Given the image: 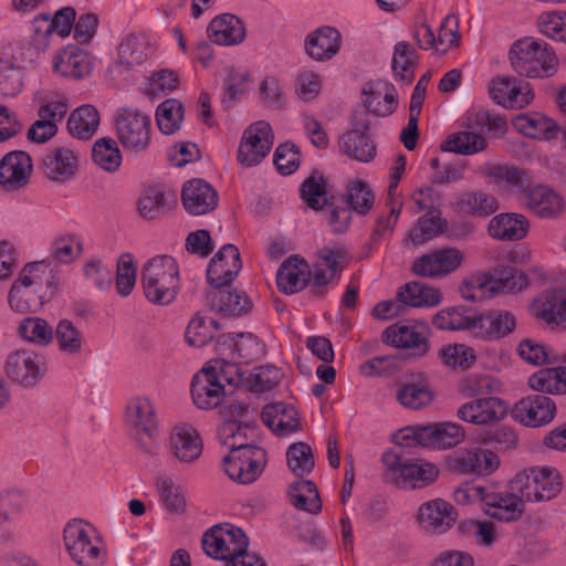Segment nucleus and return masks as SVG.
Listing matches in <instances>:
<instances>
[{"mask_svg":"<svg viewBox=\"0 0 566 566\" xmlns=\"http://www.w3.org/2000/svg\"><path fill=\"white\" fill-rule=\"evenodd\" d=\"M77 154L67 147H57L51 150L44 160L46 175L51 180H66L77 169Z\"/></svg>","mask_w":566,"mask_h":566,"instance_id":"5fc2aeb1","label":"nucleus"},{"mask_svg":"<svg viewBox=\"0 0 566 566\" xmlns=\"http://www.w3.org/2000/svg\"><path fill=\"white\" fill-rule=\"evenodd\" d=\"M2 369L11 384L21 389L32 390L45 379L49 363L42 353L31 348H17L7 354Z\"/></svg>","mask_w":566,"mask_h":566,"instance_id":"0eeeda50","label":"nucleus"},{"mask_svg":"<svg viewBox=\"0 0 566 566\" xmlns=\"http://www.w3.org/2000/svg\"><path fill=\"white\" fill-rule=\"evenodd\" d=\"M491 274L497 296L521 293L530 285L527 274L513 265H496Z\"/></svg>","mask_w":566,"mask_h":566,"instance_id":"4d7b16f0","label":"nucleus"},{"mask_svg":"<svg viewBox=\"0 0 566 566\" xmlns=\"http://www.w3.org/2000/svg\"><path fill=\"white\" fill-rule=\"evenodd\" d=\"M537 29L544 36L566 44V9L542 12L537 18Z\"/></svg>","mask_w":566,"mask_h":566,"instance_id":"774afa93","label":"nucleus"},{"mask_svg":"<svg viewBox=\"0 0 566 566\" xmlns=\"http://www.w3.org/2000/svg\"><path fill=\"white\" fill-rule=\"evenodd\" d=\"M94 66V57L75 45L61 49L54 54L52 61V67L56 74L75 80L88 76Z\"/></svg>","mask_w":566,"mask_h":566,"instance_id":"c85d7f7f","label":"nucleus"},{"mask_svg":"<svg viewBox=\"0 0 566 566\" xmlns=\"http://www.w3.org/2000/svg\"><path fill=\"white\" fill-rule=\"evenodd\" d=\"M181 201L188 213L202 216L217 207L218 195L207 181L191 179L182 187Z\"/></svg>","mask_w":566,"mask_h":566,"instance_id":"c9c22d12","label":"nucleus"},{"mask_svg":"<svg viewBox=\"0 0 566 566\" xmlns=\"http://www.w3.org/2000/svg\"><path fill=\"white\" fill-rule=\"evenodd\" d=\"M339 147L344 154L361 163H369L376 156V146L368 135V127L343 134Z\"/></svg>","mask_w":566,"mask_h":566,"instance_id":"3c124183","label":"nucleus"},{"mask_svg":"<svg viewBox=\"0 0 566 566\" xmlns=\"http://www.w3.org/2000/svg\"><path fill=\"white\" fill-rule=\"evenodd\" d=\"M459 125L467 130L479 134L488 133L491 137L502 138L509 130L504 116L492 114L481 105L473 104L459 118Z\"/></svg>","mask_w":566,"mask_h":566,"instance_id":"c756f323","label":"nucleus"},{"mask_svg":"<svg viewBox=\"0 0 566 566\" xmlns=\"http://www.w3.org/2000/svg\"><path fill=\"white\" fill-rule=\"evenodd\" d=\"M401 304L410 307H436L443 302L440 289L421 282H409L398 292Z\"/></svg>","mask_w":566,"mask_h":566,"instance_id":"09e8293b","label":"nucleus"},{"mask_svg":"<svg viewBox=\"0 0 566 566\" xmlns=\"http://www.w3.org/2000/svg\"><path fill=\"white\" fill-rule=\"evenodd\" d=\"M488 146L485 137L476 132L463 129L452 133L441 145V149L464 156L483 151Z\"/></svg>","mask_w":566,"mask_h":566,"instance_id":"680f3d73","label":"nucleus"},{"mask_svg":"<svg viewBox=\"0 0 566 566\" xmlns=\"http://www.w3.org/2000/svg\"><path fill=\"white\" fill-rule=\"evenodd\" d=\"M261 417L264 424L280 437L290 436L301 429L298 412L293 406L283 402L266 405Z\"/></svg>","mask_w":566,"mask_h":566,"instance_id":"ea45409f","label":"nucleus"},{"mask_svg":"<svg viewBox=\"0 0 566 566\" xmlns=\"http://www.w3.org/2000/svg\"><path fill=\"white\" fill-rule=\"evenodd\" d=\"M384 478L399 489L422 490L434 484L440 476L437 463L423 458H405L389 450L382 454Z\"/></svg>","mask_w":566,"mask_h":566,"instance_id":"7ed1b4c3","label":"nucleus"},{"mask_svg":"<svg viewBox=\"0 0 566 566\" xmlns=\"http://www.w3.org/2000/svg\"><path fill=\"white\" fill-rule=\"evenodd\" d=\"M17 335L28 344L46 347L54 339V328L42 317L27 316L19 322Z\"/></svg>","mask_w":566,"mask_h":566,"instance_id":"13d9d810","label":"nucleus"},{"mask_svg":"<svg viewBox=\"0 0 566 566\" xmlns=\"http://www.w3.org/2000/svg\"><path fill=\"white\" fill-rule=\"evenodd\" d=\"M446 228L447 221L441 218L440 211L432 210L418 220L410 230L408 240L413 244H423L443 233Z\"/></svg>","mask_w":566,"mask_h":566,"instance_id":"338daca9","label":"nucleus"},{"mask_svg":"<svg viewBox=\"0 0 566 566\" xmlns=\"http://www.w3.org/2000/svg\"><path fill=\"white\" fill-rule=\"evenodd\" d=\"M201 544L208 556L228 563L248 549L249 539L240 527L224 523L208 530L202 536Z\"/></svg>","mask_w":566,"mask_h":566,"instance_id":"f8f14e48","label":"nucleus"},{"mask_svg":"<svg viewBox=\"0 0 566 566\" xmlns=\"http://www.w3.org/2000/svg\"><path fill=\"white\" fill-rule=\"evenodd\" d=\"M530 314L551 329L566 331V293L542 292L530 304Z\"/></svg>","mask_w":566,"mask_h":566,"instance_id":"412c9836","label":"nucleus"},{"mask_svg":"<svg viewBox=\"0 0 566 566\" xmlns=\"http://www.w3.org/2000/svg\"><path fill=\"white\" fill-rule=\"evenodd\" d=\"M455 212L476 218H488L500 209L494 195L484 191H464L457 196L453 202Z\"/></svg>","mask_w":566,"mask_h":566,"instance_id":"79ce46f5","label":"nucleus"},{"mask_svg":"<svg viewBox=\"0 0 566 566\" xmlns=\"http://www.w3.org/2000/svg\"><path fill=\"white\" fill-rule=\"evenodd\" d=\"M363 104L368 112L377 116H389L398 106V92L387 81H375L365 84Z\"/></svg>","mask_w":566,"mask_h":566,"instance_id":"e433bc0d","label":"nucleus"},{"mask_svg":"<svg viewBox=\"0 0 566 566\" xmlns=\"http://www.w3.org/2000/svg\"><path fill=\"white\" fill-rule=\"evenodd\" d=\"M430 328L423 321L413 319L389 325L382 332V340L390 347L406 350L422 358L430 352Z\"/></svg>","mask_w":566,"mask_h":566,"instance_id":"9b49d317","label":"nucleus"},{"mask_svg":"<svg viewBox=\"0 0 566 566\" xmlns=\"http://www.w3.org/2000/svg\"><path fill=\"white\" fill-rule=\"evenodd\" d=\"M241 269L240 253L233 244H224L210 261L207 279L211 286L220 289L229 284Z\"/></svg>","mask_w":566,"mask_h":566,"instance_id":"7c9ffc66","label":"nucleus"},{"mask_svg":"<svg viewBox=\"0 0 566 566\" xmlns=\"http://www.w3.org/2000/svg\"><path fill=\"white\" fill-rule=\"evenodd\" d=\"M397 401L406 409L421 410L428 408L436 398L430 381L422 375H416L405 381L396 394Z\"/></svg>","mask_w":566,"mask_h":566,"instance_id":"4c0bfd02","label":"nucleus"},{"mask_svg":"<svg viewBox=\"0 0 566 566\" xmlns=\"http://www.w3.org/2000/svg\"><path fill=\"white\" fill-rule=\"evenodd\" d=\"M99 122L97 108L91 104H84L70 114L67 130L78 139H90L96 133Z\"/></svg>","mask_w":566,"mask_h":566,"instance_id":"052dcab7","label":"nucleus"},{"mask_svg":"<svg viewBox=\"0 0 566 566\" xmlns=\"http://www.w3.org/2000/svg\"><path fill=\"white\" fill-rule=\"evenodd\" d=\"M511 410L512 419L525 428L548 426L557 416L556 402L545 395H528L517 400Z\"/></svg>","mask_w":566,"mask_h":566,"instance_id":"2eb2a0df","label":"nucleus"},{"mask_svg":"<svg viewBox=\"0 0 566 566\" xmlns=\"http://www.w3.org/2000/svg\"><path fill=\"white\" fill-rule=\"evenodd\" d=\"M167 449L176 461L184 464L193 463L202 454L203 439L192 424L179 421L169 429Z\"/></svg>","mask_w":566,"mask_h":566,"instance_id":"a211bd4d","label":"nucleus"},{"mask_svg":"<svg viewBox=\"0 0 566 566\" xmlns=\"http://www.w3.org/2000/svg\"><path fill=\"white\" fill-rule=\"evenodd\" d=\"M463 300L483 303L496 297L491 271L474 272L465 276L459 287Z\"/></svg>","mask_w":566,"mask_h":566,"instance_id":"8fccbe9b","label":"nucleus"},{"mask_svg":"<svg viewBox=\"0 0 566 566\" xmlns=\"http://www.w3.org/2000/svg\"><path fill=\"white\" fill-rule=\"evenodd\" d=\"M207 35L212 43L219 46H234L245 40L247 27L238 15L221 13L209 22Z\"/></svg>","mask_w":566,"mask_h":566,"instance_id":"2f4dec72","label":"nucleus"},{"mask_svg":"<svg viewBox=\"0 0 566 566\" xmlns=\"http://www.w3.org/2000/svg\"><path fill=\"white\" fill-rule=\"evenodd\" d=\"M448 472L459 476L488 478L501 467L500 455L490 448L464 447L444 458Z\"/></svg>","mask_w":566,"mask_h":566,"instance_id":"6e6552de","label":"nucleus"},{"mask_svg":"<svg viewBox=\"0 0 566 566\" xmlns=\"http://www.w3.org/2000/svg\"><path fill=\"white\" fill-rule=\"evenodd\" d=\"M31 171L32 160L25 151H10L0 160V185L7 190L19 189L28 184Z\"/></svg>","mask_w":566,"mask_h":566,"instance_id":"f704fd0d","label":"nucleus"},{"mask_svg":"<svg viewBox=\"0 0 566 566\" xmlns=\"http://www.w3.org/2000/svg\"><path fill=\"white\" fill-rule=\"evenodd\" d=\"M266 465V452L260 447L243 448L229 452L221 468L230 481L240 485L255 482Z\"/></svg>","mask_w":566,"mask_h":566,"instance_id":"ddd939ff","label":"nucleus"},{"mask_svg":"<svg viewBox=\"0 0 566 566\" xmlns=\"http://www.w3.org/2000/svg\"><path fill=\"white\" fill-rule=\"evenodd\" d=\"M516 352L524 363L532 366L566 363L565 356H560L552 347L534 338L521 339Z\"/></svg>","mask_w":566,"mask_h":566,"instance_id":"603ef678","label":"nucleus"},{"mask_svg":"<svg viewBox=\"0 0 566 566\" xmlns=\"http://www.w3.org/2000/svg\"><path fill=\"white\" fill-rule=\"evenodd\" d=\"M63 544L78 566H103L105 551L96 528L81 518L69 521L63 528Z\"/></svg>","mask_w":566,"mask_h":566,"instance_id":"423d86ee","label":"nucleus"},{"mask_svg":"<svg viewBox=\"0 0 566 566\" xmlns=\"http://www.w3.org/2000/svg\"><path fill=\"white\" fill-rule=\"evenodd\" d=\"M476 311L463 304L446 306L432 315L431 324L441 332H468L473 337Z\"/></svg>","mask_w":566,"mask_h":566,"instance_id":"72a5a7b5","label":"nucleus"},{"mask_svg":"<svg viewBox=\"0 0 566 566\" xmlns=\"http://www.w3.org/2000/svg\"><path fill=\"white\" fill-rule=\"evenodd\" d=\"M115 130L126 151L142 154L151 142V118L138 108L123 107L115 115Z\"/></svg>","mask_w":566,"mask_h":566,"instance_id":"1a4fd4ad","label":"nucleus"},{"mask_svg":"<svg viewBox=\"0 0 566 566\" xmlns=\"http://www.w3.org/2000/svg\"><path fill=\"white\" fill-rule=\"evenodd\" d=\"M12 45L3 46L0 51V97H17L24 88L22 71L15 66L17 59L10 56Z\"/></svg>","mask_w":566,"mask_h":566,"instance_id":"de8ad7c7","label":"nucleus"},{"mask_svg":"<svg viewBox=\"0 0 566 566\" xmlns=\"http://www.w3.org/2000/svg\"><path fill=\"white\" fill-rule=\"evenodd\" d=\"M217 350L219 358L228 361L240 364H249L263 354L261 342L250 333L229 334L218 342Z\"/></svg>","mask_w":566,"mask_h":566,"instance_id":"b1692460","label":"nucleus"},{"mask_svg":"<svg viewBox=\"0 0 566 566\" xmlns=\"http://www.w3.org/2000/svg\"><path fill=\"white\" fill-rule=\"evenodd\" d=\"M126 421L144 451L156 452L159 420L154 402L146 396L133 398L126 408Z\"/></svg>","mask_w":566,"mask_h":566,"instance_id":"9d476101","label":"nucleus"},{"mask_svg":"<svg viewBox=\"0 0 566 566\" xmlns=\"http://www.w3.org/2000/svg\"><path fill=\"white\" fill-rule=\"evenodd\" d=\"M481 174L497 191L505 195H510L514 190L523 193L528 182L527 172L512 165L488 163L481 167Z\"/></svg>","mask_w":566,"mask_h":566,"instance_id":"473e14b6","label":"nucleus"},{"mask_svg":"<svg viewBox=\"0 0 566 566\" xmlns=\"http://www.w3.org/2000/svg\"><path fill=\"white\" fill-rule=\"evenodd\" d=\"M510 489L520 493L525 504L545 503L563 491V475L552 465H536L518 471L509 482Z\"/></svg>","mask_w":566,"mask_h":566,"instance_id":"39448f33","label":"nucleus"},{"mask_svg":"<svg viewBox=\"0 0 566 566\" xmlns=\"http://www.w3.org/2000/svg\"><path fill=\"white\" fill-rule=\"evenodd\" d=\"M92 159L102 170L115 172L122 165L123 155L116 140L111 137H103L94 143Z\"/></svg>","mask_w":566,"mask_h":566,"instance_id":"0e129e2a","label":"nucleus"},{"mask_svg":"<svg viewBox=\"0 0 566 566\" xmlns=\"http://www.w3.org/2000/svg\"><path fill=\"white\" fill-rule=\"evenodd\" d=\"M531 230L528 218L518 212H501L493 216L486 224L490 238L501 242L524 240Z\"/></svg>","mask_w":566,"mask_h":566,"instance_id":"bb28decb","label":"nucleus"},{"mask_svg":"<svg viewBox=\"0 0 566 566\" xmlns=\"http://www.w3.org/2000/svg\"><path fill=\"white\" fill-rule=\"evenodd\" d=\"M416 520L424 532L444 534L455 524L458 511L449 501L437 497L418 507Z\"/></svg>","mask_w":566,"mask_h":566,"instance_id":"5701e85b","label":"nucleus"},{"mask_svg":"<svg viewBox=\"0 0 566 566\" xmlns=\"http://www.w3.org/2000/svg\"><path fill=\"white\" fill-rule=\"evenodd\" d=\"M510 412L506 400L496 397H479L462 403L457 410L459 420L476 426L489 427L503 421Z\"/></svg>","mask_w":566,"mask_h":566,"instance_id":"dca6fc26","label":"nucleus"},{"mask_svg":"<svg viewBox=\"0 0 566 566\" xmlns=\"http://www.w3.org/2000/svg\"><path fill=\"white\" fill-rule=\"evenodd\" d=\"M50 253L61 264H72L84 253V237L78 231L63 230L57 232L51 242Z\"/></svg>","mask_w":566,"mask_h":566,"instance_id":"c03bdc74","label":"nucleus"},{"mask_svg":"<svg viewBox=\"0 0 566 566\" xmlns=\"http://www.w3.org/2000/svg\"><path fill=\"white\" fill-rule=\"evenodd\" d=\"M511 126L517 134L536 142H552L560 132V125L551 115L542 111H526L515 114Z\"/></svg>","mask_w":566,"mask_h":566,"instance_id":"aec40b11","label":"nucleus"},{"mask_svg":"<svg viewBox=\"0 0 566 566\" xmlns=\"http://www.w3.org/2000/svg\"><path fill=\"white\" fill-rule=\"evenodd\" d=\"M437 356L444 367L460 370L471 369L478 360L475 348L467 343L444 344L438 349Z\"/></svg>","mask_w":566,"mask_h":566,"instance_id":"6e6d98bb","label":"nucleus"},{"mask_svg":"<svg viewBox=\"0 0 566 566\" xmlns=\"http://www.w3.org/2000/svg\"><path fill=\"white\" fill-rule=\"evenodd\" d=\"M273 144L271 125L265 120L252 123L242 133L237 160L243 167L256 166L270 154Z\"/></svg>","mask_w":566,"mask_h":566,"instance_id":"4468645a","label":"nucleus"},{"mask_svg":"<svg viewBox=\"0 0 566 566\" xmlns=\"http://www.w3.org/2000/svg\"><path fill=\"white\" fill-rule=\"evenodd\" d=\"M512 69L528 78H546L558 70V57L543 40L524 38L515 41L509 52Z\"/></svg>","mask_w":566,"mask_h":566,"instance_id":"20e7f679","label":"nucleus"},{"mask_svg":"<svg viewBox=\"0 0 566 566\" xmlns=\"http://www.w3.org/2000/svg\"><path fill=\"white\" fill-rule=\"evenodd\" d=\"M483 513L490 518L502 522L513 523L518 521L525 513V503L518 492L489 490Z\"/></svg>","mask_w":566,"mask_h":566,"instance_id":"393cba45","label":"nucleus"},{"mask_svg":"<svg viewBox=\"0 0 566 566\" xmlns=\"http://www.w3.org/2000/svg\"><path fill=\"white\" fill-rule=\"evenodd\" d=\"M517 316L514 312L496 308L476 311L473 339L482 343H497L510 337L517 328Z\"/></svg>","mask_w":566,"mask_h":566,"instance_id":"f3484780","label":"nucleus"},{"mask_svg":"<svg viewBox=\"0 0 566 566\" xmlns=\"http://www.w3.org/2000/svg\"><path fill=\"white\" fill-rule=\"evenodd\" d=\"M243 371L237 363L224 358L211 359L198 370L190 385L193 405L201 410H210L223 401L226 386L235 387L242 382Z\"/></svg>","mask_w":566,"mask_h":566,"instance_id":"f257e3e1","label":"nucleus"},{"mask_svg":"<svg viewBox=\"0 0 566 566\" xmlns=\"http://www.w3.org/2000/svg\"><path fill=\"white\" fill-rule=\"evenodd\" d=\"M528 387L545 395H566V367H548L536 370L527 379Z\"/></svg>","mask_w":566,"mask_h":566,"instance_id":"864d4df0","label":"nucleus"},{"mask_svg":"<svg viewBox=\"0 0 566 566\" xmlns=\"http://www.w3.org/2000/svg\"><path fill=\"white\" fill-rule=\"evenodd\" d=\"M489 94L495 104L505 109H524L535 98L530 83L510 76L493 78L489 84Z\"/></svg>","mask_w":566,"mask_h":566,"instance_id":"6ab92c4d","label":"nucleus"},{"mask_svg":"<svg viewBox=\"0 0 566 566\" xmlns=\"http://www.w3.org/2000/svg\"><path fill=\"white\" fill-rule=\"evenodd\" d=\"M342 42V34L336 28L323 25L305 36L304 50L313 61L327 62L338 54Z\"/></svg>","mask_w":566,"mask_h":566,"instance_id":"cd10ccee","label":"nucleus"},{"mask_svg":"<svg viewBox=\"0 0 566 566\" xmlns=\"http://www.w3.org/2000/svg\"><path fill=\"white\" fill-rule=\"evenodd\" d=\"M33 103L38 107V116L55 124L61 122L67 113V97L56 91L39 90L33 94Z\"/></svg>","mask_w":566,"mask_h":566,"instance_id":"bf43d9fd","label":"nucleus"},{"mask_svg":"<svg viewBox=\"0 0 566 566\" xmlns=\"http://www.w3.org/2000/svg\"><path fill=\"white\" fill-rule=\"evenodd\" d=\"M523 205L541 219L558 217L565 208L563 197L545 185H535L523 190Z\"/></svg>","mask_w":566,"mask_h":566,"instance_id":"a878e982","label":"nucleus"},{"mask_svg":"<svg viewBox=\"0 0 566 566\" xmlns=\"http://www.w3.org/2000/svg\"><path fill=\"white\" fill-rule=\"evenodd\" d=\"M56 348L61 355L77 358L86 352L84 333L70 319H61L54 328Z\"/></svg>","mask_w":566,"mask_h":566,"instance_id":"49530a36","label":"nucleus"},{"mask_svg":"<svg viewBox=\"0 0 566 566\" xmlns=\"http://www.w3.org/2000/svg\"><path fill=\"white\" fill-rule=\"evenodd\" d=\"M156 51V41L146 34H132L118 46V60L126 66H137L149 61Z\"/></svg>","mask_w":566,"mask_h":566,"instance_id":"a18cd8bd","label":"nucleus"},{"mask_svg":"<svg viewBox=\"0 0 566 566\" xmlns=\"http://www.w3.org/2000/svg\"><path fill=\"white\" fill-rule=\"evenodd\" d=\"M464 260V252L458 248L436 249L419 256L412 269L424 277L444 276L461 268Z\"/></svg>","mask_w":566,"mask_h":566,"instance_id":"4be33fe9","label":"nucleus"},{"mask_svg":"<svg viewBox=\"0 0 566 566\" xmlns=\"http://www.w3.org/2000/svg\"><path fill=\"white\" fill-rule=\"evenodd\" d=\"M211 308L224 316H240L251 308L248 296L235 290L218 291L211 296Z\"/></svg>","mask_w":566,"mask_h":566,"instance_id":"e2e57ef3","label":"nucleus"},{"mask_svg":"<svg viewBox=\"0 0 566 566\" xmlns=\"http://www.w3.org/2000/svg\"><path fill=\"white\" fill-rule=\"evenodd\" d=\"M465 438L464 429L450 421L424 426V448L448 450L459 446Z\"/></svg>","mask_w":566,"mask_h":566,"instance_id":"37998d69","label":"nucleus"},{"mask_svg":"<svg viewBox=\"0 0 566 566\" xmlns=\"http://www.w3.org/2000/svg\"><path fill=\"white\" fill-rule=\"evenodd\" d=\"M347 258V250L342 244L335 243L321 249L314 265V284L323 286L332 281L336 273L345 268Z\"/></svg>","mask_w":566,"mask_h":566,"instance_id":"58836bf2","label":"nucleus"},{"mask_svg":"<svg viewBox=\"0 0 566 566\" xmlns=\"http://www.w3.org/2000/svg\"><path fill=\"white\" fill-rule=\"evenodd\" d=\"M311 269L306 260L293 255L286 259L276 274V283L280 291L285 294H294L302 291L308 283Z\"/></svg>","mask_w":566,"mask_h":566,"instance_id":"a19ab883","label":"nucleus"},{"mask_svg":"<svg viewBox=\"0 0 566 566\" xmlns=\"http://www.w3.org/2000/svg\"><path fill=\"white\" fill-rule=\"evenodd\" d=\"M291 503L301 511L316 514L322 509V502L316 485L308 480L293 483L289 489Z\"/></svg>","mask_w":566,"mask_h":566,"instance_id":"69168bd1","label":"nucleus"},{"mask_svg":"<svg viewBox=\"0 0 566 566\" xmlns=\"http://www.w3.org/2000/svg\"><path fill=\"white\" fill-rule=\"evenodd\" d=\"M140 283L146 300L154 305H169L180 289V273L176 260L167 254L147 260L140 271Z\"/></svg>","mask_w":566,"mask_h":566,"instance_id":"f03ea898","label":"nucleus"}]
</instances>
